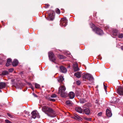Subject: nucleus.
<instances>
[{
  "label": "nucleus",
  "instance_id": "nucleus-13",
  "mask_svg": "<svg viewBox=\"0 0 123 123\" xmlns=\"http://www.w3.org/2000/svg\"><path fill=\"white\" fill-rule=\"evenodd\" d=\"M68 96L71 99L75 97L74 93L72 92H70L69 93Z\"/></svg>",
  "mask_w": 123,
  "mask_h": 123
},
{
  "label": "nucleus",
  "instance_id": "nucleus-15",
  "mask_svg": "<svg viewBox=\"0 0 123 123\" xmlns=\"http://www.w3.org/2000/svg\"><path fill=\"white\" fill-rule=\"evenodd\" d=\"M86 114L88 115L90 112V110L88 108L85 109L83 111Z\"/></svg>",
  "mask_w": 123,
  "mask_h": 123
},
{
  "label": "nucleus",
  "instance_id": "nucleus-45",
  "mask_svg": "<svg viewBox=\"0 0 123 123\" xmlns=\"http://www.w3.org/2000/svg\"><path fill=\"white\" fill-rule=\"evenodd\" d=\"M121 49L123 50V46L122 47Z\"/></svg>",
  "mask_w": 123,
  "mask_h": 123
},
{
  "label": "nucleus",
  "instance_id": "nucleus-37",
  "mask_svg": "<svg viewBox=\"0 0 123 123\" xmlns=\"http://www.w3.org/2000/svg\"><path fill=\"white\" fill-rule=\"evenodd\" d=\"M102 112H100L98 114V115L99 116H101V115H102Z\"/></svg>",
  "mask_w": 123,
  "mask_h": 123
},
{
  "label": "nucleus",
  "instance_id": "nucleus-33",
  "mask_svg": "<svg viewBox=\"0 0 123 123\" xmlns=\"http://www.w3.org/2000/svg\"><path fill=\"white\" fill-rule=\"evenodd\" d=\"M51 97L52 98H55L56 97V95L55 94H54L52 95L51 96Z\"/></svg>",
  "mask_w": 123,
  "mask_h": 123
},
{
  "label": "nucleus",
  "instance_id": "nucleus-14",
  "mask_svg": "<svg viewBox=\"0 0 123 123\" xmlns=\"http://www.w3.org/2000/svg\"><path fill=\"white\" fill-rule=\"evenodd\" d=\"M76 111L80 113H82L83 112V110L81 108L79 107H77L75 108Z\"/></svg>",
  "mask_w": 123,
  "mask_h": 123
},
{
  "label": "nucleus",
  "instance_id": "nucleus-8",
  "mask_svg": "<svg viewBox=\"0 0 123 123\" xmlns=\"http://www.w3.org/2000/svg\"><path fill=\"white\" fill-rule=\"evenodd\" d=\"M94 30L96 31V33L98 35H101L103 34V31L99 28H96L94 29Z\"/></svg>",
  "mask_w": 123,
  "mask_h": 123
},
{
  "label": "nucleus",
  "instance_id": "nucleus-4",
  "mask_svg": "<svg viewBox=\"0 0 123 123\" xmlns=\"http://www.w3.org/2000/svg\"><path fill=\"white\" fill-rule=\"evenodd\" d=\"M48 54L50 60L55 63V62L56 60V58L53 53L52 52H49Z\"/></svg>",
  "mask_w": 123,
  "mask_h": 123
},
{
  "label": "nucleus",
  "instance_id": "nucleus-27",
  "mask_svg": "<svg viewBox=\"0 0 123 123\" xmlns=\"http://www.w3.org/2000/svg\"><path fill=\"white\" fill-rule=\"evenodd\" d=\"M119 37L120 38H122L123 37V34L121 33L119 35Z\"/></svg>",
  "mask_w": 123,
  "mask_h": 123
},
{
  "label": "nucleus",
  "instance_id": "nucleus-31",
  "mask_svg": "<svg viewBox=\"0 0 123 123\" xmlns=\"http://www.w3.org/2000/svg\"><path fill=\"white\" fill-rule=\"evenodd\" d=\"M80 83L81 82L79 80H77L76 81V83L78 85H80Z\"/></svg>",
  "mask_w": 123,
  "mask_h": 123
},
{
  "label": "nucleus",
  "instance_id": "nucleus-24",
  "mask_svg": "<svg viewBox=\"0 0 123 123\" xmlns=\"http://www.w3.org/2000/svg\"><path fill=\"white\" fill-rule=\"evenodd\" d=\"M66 103L67 105H72L71 102L69 100L67 101Z\"/></svg>",
  "mask_w": 123,
  "mask_h": 123
},
{
  "label": "nucleus",
  "instance_id": "nucleus-32",
  "mask_svg": "<svg viewBox=\"0 0 123 123\" xmlns=\"http://www.w3.org/2000/svg\"><path fill=\"white\" fill-rule=\"evenodd\" d=\"M5 121L6 123H12L10 121L7 119L5 120Z\"/></svg>",
  "mask_w": 123,
  "mask_h": 123
},
{
  "label": "nucleus",
  "instance_id": "nucleus-17",
  "mask_svg": "<svg viewBox=\"0 0 123 123\" xmlns=\"http://www.w3.org/2000/svg\"><path fill=\"white\" fill-rule=\"evenodd\" d=\"M11 60L10 59H8L7 62L6 64V66L7 67L8 66L11 64Z\"/></svg>",
  "mask_w": 123,
  "mask_h": 123
},
{
  "label": "nucleus",
  "instance_id": "nucleus-5",
  "mask_svg": "<svg viewBox=\"0 0 123 123\" xmlns=\"http://www.w3.org/2000/svg\"><path fill=\"white\" fill-rule=\"evenodd\" d=\"M67 20L66 18H63L61 19L60 25L62 26H66L67 25Z\"/></svg>",
  "mask_w": 123,
  "mask_h": 123
},
{
  "label": "nucleus",
  "instance_id": "nucleus-1",
  "mask_svg": "<svg viewBox=\"0 0 123 123\" xmlns=\"http://www.w3.org/2000/svg\"><path fill=\"white\" fill-rule=\"evenodd\" d=\"M42 110L45 113H46V112H48L53 114V115L50 116L51 117H55L56 115L55 112L52 109L46 106H44L43 107Z\"/></svg>",
  "mask_w": 123,
  "mask_h": 123
},
{
  "label": "nucleus",
  "instance_id": "nucleus-29",
  "mask_svg": "<svg viewBox=\"0 0 123 123\" xmlns=\"http://www.w3.org/2000/svg\"><path fill=\"white\" fill-rule=\"evenodd\" d=\"M84 118L85 120H86L88 121H91V118Z\"/></svg>",
  "mask_w": 123,
  "mask_h": 123
},
{
  "label": "nucleus",
  "instance_id": "nucleus-10",
  "mask_svg": "<svg viewBox=\"0 0 123 123\" xmlns=\"http://www.w3.org/2000/svg\"><path fill=\"white\" fill-rule=\"evenodd\" d=\"M60 71L63 73H65L67 71L66 68L62 66H61L60 68Z\"/></svg>",
  "mask_w": 123,
  "mask_h": 123
},
{
  "label": "nucleus",
  "instance_id": "nucleus-26",
  "mask_svg": "<svg viewBox=\"0 0 123 123\" xmlns=\"http://www.w3.org/2000/svg\"><path fill=\"white\" fill-rule=\"evenodd\" d=\"M85 102V101L84 99H80V102L81 103H83Z\"/></svg>",
  "mask_w": 123,
  "mask_h": 123
},
{
  "label": "nucleus",
  "instance_id": "nucleus-2",
  "mask_svg": "<svg viewBox=\"0 0 123 123\" xmlns=\"http://www.w3.org/2000/svg\"><path fill=\"white\" fill-rule=\"evenodd\" d=\"M65 90L66 88L64 86H62L59 87L58 92L62 97L65 98L67 95V93L65 92Z\"/></svg>",
  "mask_w": 123,
  "mask_h": 123
},
{
  "label": "nucleus",
  "instance_id": "nucleus-28",
  "mask_svg": "<svg viewBox=\"0 0 123 123\" xmlns=\"http://www.w3.org/2000/svg\"><path fill=\"white\" fill-rule=\"evenodd\" d=\"M56 13L58 14H59L60 13V11L58 8H57L56 10Z\"/></svg>",
  "mask_w": 123,
  "mask_h": 123
},
{
  "label": "nucleus",
  "instance_id": "nucleus-3",
  "mask_svg": "<svg viewBox=\"0 0 123 123\" xmlns=\"http://www.w3.org/2000/svg\"><path fill=\"white\" fill-rule=\"evenodd\" d=\"M83 79H86L90 81L91 82H93L94 81V78L91 75L89 74H85L83 75Z\"/></svg>",
  "mask_w": 123,
  "mask_h": 123
},
{
  "label": "nucleus",
  "instance_id": "nucleus-6",
  "mask_svg": "<svg viewBox=\"0 0 123 123\" xmlns=\"http://www.w3.org/2000/svg\"><path fill=\"white\" fill-rule=\"evenodd\" d=\"M49 17L50 18V20H52L54 18L55 12L53 11L50 10L49 11Z\"/></svg>",
  "mask_w": 123,
  "mask_h": 123
},
{
  "label": "nucleus",
  "instance_id": "nucleus-9",
  "mask_svg": "<svg viewBox=\"0 0 123 123\" xmlns=\"http://www.w3.org/2000/svg\"><path fill=\"white\" fill-rule=\"evenodd\" d=\"M117 92L120 95H123V88L119 86L117 89Z\"/></svg>",
  "mask_w": 123,
  "mask_h": 123
},
{
  "label": "nucleus",
  "instance_id": "nucleus-7",
  "mask_svg": "<svg viewBox=\"0 0 123 123\" xmlns=\"http://www.w3.org/2000/svg\"><path fill=\"white\" fill-rule=\"evenodd\" d=\"M32 117V118H35L36 117L40 118V116L39 115V114L36 111H33L31 113Z\"/></svg>",
  "mask_w": 123,
  "mask_h": 123
},
{
  "label": "nucleus",
  "instance_id": "nucleus-38",
  "mask_svg": "<svg viewBox=\"0 0 123 123\" xmlns=\"http://www.w3.org/2000/svg\"><path fill=\"white\" fill-rule=\"evenodd\" d=\"M45 6H46V8H48L49 7V5L47 4L45 5Z\"/></svg>",
  "mask_w": 123,
  "mask_h": 123
},
{
  "label": "nucleus",
  "instance_id": "nucleus-22",
  "mask_svg": "<svg viewBox=\"0 0 123 123\" xmlns=\"http://www.w3.org/2000/svg\"><path fill=\"white\" fill-rule=\"evenodd\" d=\"M8 74V72L7 71H4L2 72V74L3 75H7Z\"/></svg>",
  "mask_w": 123,
  "mask_h": 123
},
{
  "label": "nucleus",
  "instance_id": "nucleus-19",
  "mask_svg": "<svg viewBox=\"0 0 123 123\" xmlns=\"http://www.w3.org/2000/svg\"><path fill=\"white\" fill-rule=\"evenodd\" d=\"M6 86L5 83L4 82H0V89L3 88Z\"/></svg>",
  "mask_w": 123,
  "mask_h": 123
},
{
  "label": "nucleus",
  "instance_id": "nucleus-42",
  "mask_svg": "<svg viewBox=\"0 0 123 123\" xmlns=\"http://www.w3.org/2000/svg\"><path fill=\"white\" fill-rule=\"evenodd\" d=\"M51 100L53 102H54L55 101V100L54 99H51Z\"/></svg>",
  "mask_w": 123,
  "mask_h": 123
},
{
  "label": "nucleus",
  "instance_id": "nucleus-11",
  "mask_svg": "<svg viewBox=\"0 0 123 123\" xmlns=\"http://www.w3.org/2000/svg\"><path fill=\"white\" fill-rule=\"evenodd\" d=\"M73 68L74 70L75 71H77L79 70V68L78 65L76 63H73Z\"/></svg>",
  "mask_w": 123,
  "mask_h": 123
},
{
  "label": "nucleus",
  "instance_id": "nucleus-34",
  "mask_svg": "<svg viewBox=\"0 0 123 123\" xmlns=\"http://www.w3.org/2000/svg\"><path fill=\"white\" fill-rule=\"evenodd\" d=\"M104 89L105 90V92H107V86H105L104 84Z\"/></svg>",
  "mask_w": 123,
  "mask_h": 123
},
{
  "label": "nucleus",
  "instance_id": "nucleus-46",
  "mask_svg": "<svg viewBox=\"0 0 123 123\" xmlns=\"http://www.w3.org/2000/svg\"><path fill=\"white\" fill-rule=\"evenodd\" d=\"M0 92H1V90H0Z\"/></svg>",
  "mask_w": 123,
  "mask_h": 123
},
{
  "label": "nucleus",
  "instance_id": "nucleus-35",
  "mask_svg": "<svg viewBox=\"0 0 123 123\" xmlns=\"http://www.w3.org/2000/svg\"><path fill=\"white\" fill-rule=\"evenodd\" d=\"M13 69L12 68L8 70L10 72H12L13 71Z\"/></svg>",
  "mask_w": 123,
  "mask_h": 123
},
{
  "label": "nucleus",
  "instance_id": "nucleus-18",
  "mask_svg": "<svg viewBox=\"0 0 123 123\" xmlns=\"http://www.w3.org/2000/svg\"><path fill=\"white\" fill-rule=\"evenodd\" d=\"M64 79L63 77L61 76H60L58 77V81L60 83L62 82L64 80Z\"/></svg>",
  "mask_w": 123,
  "mask_h": 123
},
{
  "label": "nucleus",
  "instance_id": "nucleus-16",
  "mask_svg": "<svg viewBox=\"0 0 123 123\" xmlns=\"http://www.w3.org/2000/svg\"><path fill=\"white\" fill-rule=\"evenodd\" d=\"M18 61L16 59H14L12 63V65L14 66H16L18 64Z\"/></svg>",
  "mask_w": 123,
  "mask_h": 123
},
{
  "label": "nucleus",
  "instance_id": "nucleus-41",
  "mask_svg": "<svg viewBox=\"0 0 123 123\" xmlns=\"http://www.w3.org/2000/svg\"><path fill=\"white\" fill-rule=\"evenodd\" d=\"M78 119H79V120L81 121L82 120V118H81L80 117H79V118H78Z\"/></svg>",
  "mask_w": 123,
  "mask_h": 123
},
{
  "label": "nucleus",
  "instance_id": "nucleus-30",
  "mask_svg": "<svg viewBox=\"0 0 123 123\" xmlns=\"http://www.w3.org/2000/svg\"><path fill=\"white\" fill-rule=\"evenodd\" d=\"M90 25H91V27L92 28H95V26L92 23H91V24H90Z\"/></svg>",
  "mask_w": 123,
  "mask_h": 123
},
{
  "label": "nucleus",
  "instance_id": "nucleus-39",
  "mask_svg": "<svg viewBox=\"0 0 123 123\" xmlns=\"http://www.w3.org/2000/svg\"><path fill=\"white\" fill-rule=\"evenodd\" d=\"M75 116L76 117L77 119L79 118V117H80L78 115H76Z\"/></svg>",
  "mask_w": 123,
  "mask_h": 123
},
{
  "label": "nucleus",
  "instance_id": "nucleus-36",
  "mask_svg": "<svg viewBox=\"0 0 123 123\" xmlns=\"http://www.w3.org/2000/svg\"><path fill=\"white\" fill-rule=\"evenodd\" d=\"M32 94L34 97H37V96L34 93H33Z\"/></svg>",
  "mask_w": 123,
  "mask_h": 123
},
{
  "label": "nucleus",
  "instance_id": "nucleus-44",
  "mask_svg": "<svg viewBox=\"0 0 123 123\" xmlns=\"http://www.w3.org/2000/svg\"><path fill=\"white\" fill-rule=\"evenodd\" d=\"M1 60H0V64H1L2 63L1 62Z\"/></svg>",
  "mask_w": 123,
  "mask_h": 123
},
{
  "label": "nucleus",
  "instance_id": "nucleus-40",
  "mask_svg": "<svg viewBox=\"0 0 123 123\" xmlns=\"http://www.w3.org/2000/svg\"><path fill=\"white\" fill-rule=\"evenodd\" d=\"M7 116H8L9 117H11V115L10 114H9V113H7Z\"/></svg>",
  "mask_w": 123,
  "mask_h": 123
},
{
  "label": "nucleus",
  "instance_id": "nucleus-23",
  "mask_svg": "<svg viewBox=\"0 0 123 123\" xmlns=\"http://www.w3.org/2000/svg\"><path fill=\"white\" fill-rule=\"evenodd\" d=\"M58 57L60 59L65 58V57L62 55H59L58 56Z\"/></svg>",
  "mask_w": 123,
  "mask_h": 123
},
{
  "label": "nucleus",
  "instance_id": "nucleus-21",
  "mask_svg": "<svg viewBox=\"0 0 123 123\" xmlns=\"http://www.w3.org/2000/svg\"><path fill=\"white\" fill-rule=\"evenodd\" d=\"M118 32V31L117 30H114L112 32V34L113 35L116 36L117 34V33Z\"/></svg>",
  "mask_w": 123,
  "mask_h": 123
},
{
  "label": "nucleus",
  "instance_id": "nucleus-20",
  "mask_svg": "<svg viewBox=\"0 0 123 123\" xmlns=\"http://www.w3.org/2000/svg\"><path fill=\"white\" fill-rule=\"evenodd\" d=\"M74 75L77 78H80L81 76V73L80 72H77L75 73Z\"/></svg>",
  "mask_w": 123,
  "mask_h": 123
},
{
  "label": "nucleus",
  "instance_id": "nucleus-12",
  "mask_svg": "<svg viewBox=\"0 0 123 123\" xmlns=\"http://www.w3.org/2000/svg\"><path fill=\"white\" fill-rule=\"evenodd\" d=\"M106 116L109 117H111L112 115V114L110 110L108 109L106 110Z\"/></svg>",
  "mask_w": 123,
  "mask_h": 123
},
{
  "label": "nucleus",
  "instance_id": "nucleus-25",
  "mask_svg": "<svg viewBox=\"0 0 123 123\" xmlns=\"http://www.w3.org/2000/svg\"><path fill=\"white\" fill-rule=\"evenodd\" d=\"M35 87L36 88H39L40 87V85L37 83H35Z\"/></svg>",
  "mask_w": 123,
  "mask_h": 123
},
{
  "label": "nucleus",
  "instance_id": "nucleus-43",
  "mask_svg": "<svg viewBox=\"0 0 123 123\" xmlns=\"http://www.w3.org/2000/svg\"><path fill=\"white\" fill-rule=\"evenodd\" d=\"M31 89H32L33 91V90H34V87H33V86H31Z\"/></svg>",
  "mask_w": 123,
  "mask_h": 123
}]
</instances>
